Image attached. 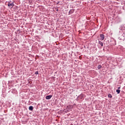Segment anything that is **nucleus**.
<instances>
[{
	"label": "nucleus",
	"instance_id": "f257e3e1",
	"mask_svg": "<svg viewBox=\"0 0 125 125\" xmlns=\"http://www.w3.org/2000/svg\"><path fill=\"white\" fill-rule=\"evenodd\" d=\"M80 99H83V94H81L77 97L76 99L77 101H79Z\"/></svg>",
	"mask_w": 125,
	"mask_h": 125
},
{
	"label": "nucleus",
	"instance_id": "f03ea898",
	"mask_svg": "<svg viewBox=\"0 0 125 125\" xmlns=\"http://www.w3.org/2000/svg\"><path fill=\"white\" fill-rule=\"evenodd\" d=\"M8 6H9V7L10 8H12V7L14 6V3H13V2H9L8 3Z\"/></svg>",
	"mask_w": 125,
	"mask_h": 125
},
{
	"label": "nucleus",
	"instance_id": "7ed1b4c3",
	"mask_svg": "<svg viewBox=\"0 0 125 125\" xmlns=\"http://www.w3.org/2000/svg\"><path fill=\"white\" fill-rule=\"evenodd\" d=\"M100 41H103L104 40V39L105 38V37L104 36V34H100Z\"/></svg>",
	"mask_w": 125,
	"mask_h": 125
},
{
	"label": "nucleus",
	"instance_id": "20e7f679",
	"mask_svg": "<svg viewBox=\"0 0 125 125\" xmlns=\"http://www.w3.org/2000/svg\"><path fill=\"white\" fill-rule=\"evenodd\" d=\"M51 97H52V95H50L46 96L45 99L48 100L50 99L51 98Z\"/></svg>",
	"mask_w": 125,
	"mask_h": 125
},
{
	"label": "nucleus",
	"instance_id": "39448f33",
	"mask_svg": "<svg viewBox=\"0 0 125 125\" xmlns=\"http://www.w3.org/2000/svg\"><path fill=\"white\" fill-rule=\"evenodd\" d=\"M74 11H75V10L71 9L69 11V14H72L74 13Z\"/></svg>",
	"mask_w": 125,
	"mask_h": 125
},
{
	"label": "nucleus",
	"instance_id": "423d86ee",
	"mask_svg": "<svg viewBox=\"0 0 125 125\" xmlns=\"http://www.w3.org/2000/svg\"><path fill=\"white\" fill-rule=\"evenodd\" d=\"M29 110L30 111H33V110H34V107H33V106H30L29 107Z\"/></svg>",
	"mask_w": 125,
	"mask_h": 125
},
{
	"label": "nucleus",
	"instance_id": "0eeeda50",
	"mask_svg": "<svg viewBox=\"0 0 125 125\" xmlns=\"http://www.w3.org/2000/svg\"><path fill=\"white\" fill-rule=\"evenodd\" d=\"M99 43L101 46H103V42H102L101 41H99Z\"/></svg>",
	"mask_w": 125,
	"mask_h": 125
},
{
	"label": "nucleus",
	"instance_id": "6e6552de",
	"mask_svg": "<svg viewBox=\"0 0 125 125\" xmlns=\"http://www.w3.org/2000/svg\"><path fill=\"white\" fill-rule=\"evenodd\" d=\"M116 92H117V94H119V93L121 92V90L120 89H117Z\"/></svg>",
	"mask_w": 125,
	"mask_h": 125
},
{
	"label": "nucleus",
	"instance_id": "1a4fd4ad",
	"mask_svg": "<svg viewBox=\"0 0 125 125\" xmlns=\"http://www.w3.org/2000/svg\"><path fill=\"white\" fill-rule=\"evenodd\" d=\"M101 68H102V66H101V65H99L98 66V69H101Z\"/></svg>",
	"mask_w": 125,
	"mask_h": 125
},
{
	"label": "nucleus",
	"instance_id": "9d476101",
	"mask_svg": "<svg viewBox=\"0 0 125 125\" xmlns=\"http://www.w3.org/2000/svg\"><path fill=\"white\" fill-rule=\"evenodd\" d=\"M108 97L109 98H112V95H111L110 94H109L108 95Z\"/></svg>",
	"mask_w": 125,
	"mask_h": 125
},
{
	"label": "nucleus",
	"instance_id": "9b49d317",
	"mask_svg": "<svg viewBox=\"0 0 125 125\" xmlns=\"http://www.w3.org/2000/svg\"><path fill=\"white\" fill-rule=\"evenodd\" d=\"M35 74H36V75H38V74H39V71H36V72H35Z\"/></svg>",
	"mask_w": 125,
	"mask_h": 125
},
{
	"label": "nucleus",
	"instance_id": "f8f14e48",
	"mask_svg": "<svg viewBox=\"0 0 125 125\" xmlns=\"http://www.w3.org/2000/svg\"><path fill=\"white\" fill-rule=\"evenodd\" d=\"M120 88H121V87H118V89H120Z\"/></svg>",
	"mask_w": 125,
	"mask_h": 125
}]
</instances>
